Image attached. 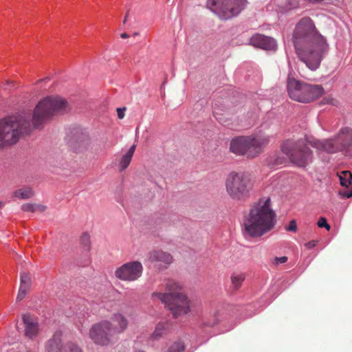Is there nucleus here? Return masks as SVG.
Listing matches in <instances>:
<instances>
[{
    "label": "nucleus",
    "mask_w": 352,
    "mask_h": 352,
    "mask_svg": "<svg viewBox=\"0 0 352 352\" xmlns=\"http://www.w3.org/2000/svg\"><path fill=\"white\" fill-rule=\"evenodd\" d=\"M32 285L31 276L28 273H23L21 275V285L16 296V300H23L30 289Z\"/></svg>",
    "instance_id": "17"
},
{
    "label": "nucleus",
    "mask_w": 352,
    "mask_h": 352,
    "mask_svg": "<svg viewBox=\"0 0 352 352\" xmlns=\"http://www.w3.org/2000/svg\"><path fill=\"white\" fill-rule=\"evenodd\" d=\"M310 144L318 150L327 153H336L348 149L352 145V129H343L334 139L325 140H314Z\"/></svg>",
    "instance_id": "9"
},
{
    "label": "nucleus",
    "mask_w": 352,
    "mask_h": 352,
    "mask_svg": "<svg viewBox=\"0 0 352 352\" xmlns=\"http://www.w3.org/2000/svg\"><path fill=\"white\" fill-rule=\"evenodd\" d=\"M245 278V274L243 272H234L231 274V287L234 290L239 289Z\"/></svg>",
    "instance_id": "20"
},
{
    "label": "nucleus",
    "mask_w": 352,
    "mask_h": 352,
    "mask_svg": "<svg viewBox=\"0 0 352 352\" xmlns=\"http://www.w3.org/2000/svg\"><path fill=\"white\" fill-rule=\"evenodd\" d=\"M285 161L286 160L285 158L277 157L276 159H274L273 160H272V163L273 166H278V165L283 164L285 162Z\"/></svg>",
    "instance_id": "31"
},
{
    "label": "nucleus",
    "mask_w": 352,
    "mask_h": 352,
    "mask_svg": "<svg viewBox=\"0 0 352 352\" xmlns=\"http://www.w3.org/2000/svg\"><path fill=\"white\" fill-rule=\"evenodd\" d=\"M4 206V202L0 201V209Z\"/></svg>",
    "instance_id": "37"
},
{
    "label": "nucleus",
    "mask_w": 352,
    "mask_h": 352,
    "mask_svg": "<svg viewBox=\"0 0 352 352\" xmlns=\"http://www.w3.org/2000/svg\"><path fill=\"white\" fill-rule=\"evenodd\" d=\"M166 293H153V299L159 300L166 305L175 317L187 314L189 311V302L183 293L182 285L174 280H169L166 284Z\"/></svg>",
    "instance_id": "4"
},
{
    "label": "nucleus",
    "mask_w": 352,
    "mask_h": 352,
    "mask_svg": "<svg viewBox=\"0 0 352 352\" xmlns=\"http://www.w3.org/2000/svg\"><path fill=\"white\" fill-rule=\"evenodd\" d=\"M184 348L182 342L177 341L170 344L164 352H182Z\"/></svg>",
    "instance_id": "25"
},
{
    "label": "nucleus",
    "mask_w": 352,
    "mask_h": 352,
    "mask_svg": "<svg viewBox=\"0 0 352 352\" xmlns=\"http://www.w3.org/2000/svg\"><path fill=\"white\" fill-rule=\"evenodd\" d=\"M124 110L125 109H118L117 113H118V117L119 119H122L124 116Z\"/></svg>",
    "instance_id": "34"
},
{
    "label": "nucleus",
    "mask_w": 352,
    "mask_h": 352,
    "mask_svg": "<svg viewBox=\"0 0 352 352\" xmlns=\"http://www.w3.org/2000/svg\"><path fill=\"white\" fill-rule=\"evenodd\" d=\"M120 36H121L122 38H127L129 37V34H126V33L121 34Z\"/></svg>",
    "instance_id": "36"
},
{
    "label": "nucleus",
    "mask_w": 352,
    "mask_h": 352,
    "mask_svg": "<svg viewBox=\"0 0 352 352\" xmlns=\"http://www.w3.org/2000/svg\"><path fill=\"white\" fill-rule=\"evenodd\" d=\"M61 333L58 331L54 334L53 338L46 345L47 352H61L63 347L61 343Z\"/></svg>",
    "instance_id": "18"
},
{
    "label": "nucleus",
    "mask_w": 352,
    "mask_h": 352,
    "mask_svg": "<svg viewBox=\"0 0 352 352\" xmlns=\"http://www.w3.org/2000/svg\"><path fill=\"white\" fill-rule=\"evenodd\" d=\"M67 100L59 96H47L36 106L32 122L25 116H12L0 120V148L15 144L33 128L41 126L55 113L64 111Z\"/></svg>",
    "instance_id": "1"
},
{
    "label": "nucleus",
    "mask_w": 352,
    "mask_h": 352,
    "mask_svg": "<svg viewBox=\"0 0 352 352\" xmlns=\"http://www.w3.org/2000/svg\"><path fill=\"white\" fill-rule=\"evenodd\" d=\"M340 184L346 188L351 184L352 173L349 171L345 170L340 173L339 175Z\"/></svg>",
    "instance_id": "22"
},
{
    "label": "nucleus",
    "mask_w": 352,
    "mask_h": 352,
    "mask_svg": "<svg viewBox=\"0 0 352 352\" xmlns=\"http://www.w3.org/2000/svg\"><path fill=\"white\" fill-rule=\"evenodd\" d=\"M287 231L296 232V223L294 220L289 222V226L286 228Z\"/></svg>",
    "instance_id": "32"
},
{
    "label": "nucleus",
    "mask_w": 352,
    "mask_h": 352,
    "mask_svg": "<svg viewBox=\"0 0 352 352\" xmlns=\"http://www.w3.org/2000/svg\"><path fill=\"white\" fill-rule=\"evenodd\" d=\"M316 245V242L315 241H309L307 243H305V247L308 249H311L314 247H315Z\"/></svg>",
    "instance_id": "35"
},
{
    "label": "nucleus",
    "mask_w": 352,
    "mask_h": 352,
    "mask_svg": "<svg viewBox=\"0 0 352 352\" xmlns=\"http://www.w3.org/2000/svg\"><path fill=\"white\" fill-rule=\"evenodd\" d=\"M268 142V137L240 136L231 140L230 149L236 155H247L249 157H254Z\"/></svg>",
    "instance_id": "7"
},
{
    "label": "nucleus",
    "mask_w": 352,
    "mask_h": 352,
    "mask_svg": "<svg viewBox=\"0 0 352 352\" xmlns=\"http://www.w3.org/2000/svg\"><path fill=\"white\" fill-rule=\"evenodd\" d=\"M250 43L265 50H276L277 47L276 42L274 38L258 34L251 37Z\"/></svg>",
    "instance_id": "14"
},
{
    "label": "nucleus",
    "mask_w": 352,
    "mask_h": 352,
    "mask_svg": "<svg viewBox=\"0 0 352 352\" xmlns=\"http://www.w3.org/2000/svg\"><path fill=\"white\" fill-rule=\"evenodd\" d=\"M110 322V328L113 335L123 333L128 327L127 318L120 313H114Z\"/></svg>",
    "instance_id": "16"
},
{
    "label": "nucleus",
    "mask_w": 352,
    "mask_h": 352,
    "mask_svg": "<svg viewBox=\"0 0 352 352\" xmlns=\"http://www.w3.org/2000/svg\"><path fill=\"white\" fill-rule=\"evenodd\" d=\"M41 208V206L36 204H26L22 206V210L25 212H34Z\"/></svg>",
    "instance_id": "27"
},
{
    "label": "nucleus",
    "mask_w": 352,
    "mask_h": 352,
    "mask_svg": "<svg viewBox=\"0 0 352 352\" xmlns=\"http://www.w3.org/2000/svg\"><path fill=\"white\" fill-rule=\"evenodd\" d=\"M253 184L250 175L244 172L231 171L225 179V188L228 196L234 200L248 198Z\"/></svg>",
    "instance_id": "6"
},
{
    "label": "nucleus",
    "mask_w": 352,
    "mask_h": 352,
    "mask_svg": "<svg viewBox=\"0 0 352 352\" xmlns=\"http://www.w3.org/2000/svg\"><path fill=\"white\" fill-rule=\"evenodd\" d=\"M292 39L300 60L311 70H316L327 54L329 45L311 18L303 17L296 23Z\"/></svg>",
    "instance_id": "2"
},
{
    "label": "nucleus",
    "mask_w": 352,
    "mask_h": 352,
    "mask_svg": "<svg viewBox=\"0 0 352 352\" xmlns=\"http://www.w3.org/2000/svg\"><path fill=\"white\" fill-rule=\"evenodd\" d=\"M288 258L287 256L276 257L273 261V263L276 265L279 264L285 263L287 261Z\"/></svg>",
    "instance_id": "30"
},
{
    "label": "nucleus",
    "mask_w": 352,
    "mask_h": 352,
    "mask_svg": "<svg viewBox=\"0 0 352 352\" xmlns=\"http://www.w3.org/2000/svg\"><path fill=\"white\" fill-rule=\"evenodd\" d=\"M319 228H325L327 230H329L331 226L327 223V219L324 217H320L317 223Z\"/></svg>",
    "instance_id": "29"
},
{
    "label": "nucleus",
    "mask_w": 352,
    "mask_h": 352,
    "mask_svg": "<svg viewBox=\"0 0 352 352\" xmlns=\"http://www.w3.org/2000/svg\"><path fill=\"white\" fill-rule=\"evenodd\" d=\"M276 214L271 207L269 197L261 199L252 206L244 219V230L246 234L258 237L270 231L276 223Z\"/></svg>",
    "instance_id": "3"
},
{
    "label": "nucleus",
    "mask_w": 352,
    "mask_h": 352,
    "mask_svg": "<svg viewBox=\"0 0 352 352\" xmlns=\"http://www.w3.org/2000/svg\"><path fill=\"white\" fill-rule=\"evenodd\" d=\"M34 195V192L31 188L25 187L15 191V197L21 199H29Z\"/></svg>",
    "instance_id": "23"
},
{
    "label": "nucleus",
    "mask_w": 352,
    "mask_h": 352,
    "mask_svg": "<svg viewBox=\"0 0 352 352\" xmlns=\"http://www.w3.org/2000/svg\"><path fill=\"white\" fill-rule=\"evenodd\" d=\"M246 0H208L207 8L220 19H229L244 8Z\"/></svg>",
    "instance_id": "10"
},
{
    "label": "nucleus",
    "mask_w": 352,
    "mask_h": 352,
    "mask_svg": "<svg viewBox=\"0 0 352 352\" xmlns=\"http://www.w3.org/2000/svg\"><path fill=\"white\" fill-rule=\"evenodd\" d=\"M89 336L95 344L102 346L108 345L113 336L110 328V321L105 320L92 325L89 329Z\"/></svg>",
    "instance_id": "11"
},
{
    "label": "nucleus",
    "mask_w": 352,
    "mask_h": 352,
    "mask_svg": "<svg viewBox=\"0 0 352 352\" xmlns=\"http://www.w3.org/2000/svg\"><path fill=\"white\" fill-rule=\"evenodd\" d=\"M143 271L141 263L132 261L123 264L115 271L116 278L126 281H134L138 279Z\"/></svg>",
    "instance_id": "12"
},
{
    "label": "nucleus",
    "mask_w": 352,
    "mask_h": 352,
    "mask_svg": "<svg viewBox=\"0 0 352 352\" xmlns=\"http://www.w3.org/2000/svg\"><path fill=\"white\" fill-rule=\"evenodd\" d=\"M340 195L344 197L349 198L352 197V190H343L340 192Z\"/></svg>",
    "instance_id": "33"
},
{
    "label": "nucleus",
    "mask_w": 352,
    "mask_h": 352,
    "mask_svg": "<svg viewBox=\"0 0 352 352\" xmlns=\"http://www.w3.org/2000/svg\"><path fill=\"white\" fill-rule=\"evenodd\" d=\"M135 352H144V351H140H140H135Z\"/></svg>",
    "instance_id": "38"
},
{
    "label": "nucleus",
    "mask_w": 352,
    "mask_h": 352,
    "mask_svg": "<svg viewBox=\"0 0 352 352\" xmlns=\"http://www.w3.org/2000/svg\"><path fill=\"white\" fill-rule=\"evenodd\" d=\"M80 243L85 250L89 251L90 250L91 245L89 234L87 232L83 233L80 236Z\"/></svg>",
    "instance_id": "26"
},
{
    "label": "nucleus",
    "mask_w": 352,
    "mask_h": 352,
    "mask_svg": "<svg viewBox=\"0 0 352 352\" xmlns=\"http://www.w3.org/2000/svg\"><path fill=\"white\" fill-rule=\"evenodd\" d=\"M24 324V334L30 338L34 339L39 332V324L37 319L30 314H24L22 316Z\"/></svg>",
    "instance_id": "15"
},
{
    "label": "nucleus",
    "mask_w": 352,
    "mask_h": 352,
    "mask_svg": "<svg viewBox=\"0 0 352 352\" xmlns=\"http://www.w3.org/2000/svg\"><path fill=\"white\" fill-rule=\"evenodd\" d=\"M61 352H83V350L78 344L69 342L63 346Z\"/></svg>",
    "instance_id": "24"
},
{
    "label": "nucleus",
    "mask_w": 352,
    "mask_h": 352,
    "mask_svg": "<svg viewBox=\"0 0 352 352\" xmlns=\"http://www.w3.org/2000/svg\"><path fill=\"white\" fill-rule=\"evenodd\" d=\"M219 321H220V318H219V312H216V313H214L212 319L207 321L205 323V325L208 326V327H212V326L217 324Z\"/></svg>",
    "instance_id": "28"
},
{
    "label": "nucleus",
    "mask_w": 352,
    "mask_h": 352,
    "mask_svg": "<svg viewBox=\"0 0 352 352\" xmlns=\"http://www.w3.org/2000/svg\"><path fill=\"white\" fill-rule=\"evenodd\" d=\"M281 151L292 163L300 167L306 166L312 159L311 152L303 140H287Z\"/></svg>",
    "instance_id": "8"
},
{
    "label": "nucleus",
    "mask_w": 352,
    "mask_h": 352,
    "mask_svg": "<svg viewBox=\"0 0 352 352\" xmlns=\"http://www.w3.org/2000/svg\"><path fill=\"white\" fill-rule=\"evenodd\" d=\"M287 89L292 100L302 103L311 102L324 94L321 85L298 80L290 76L287 78Z\"/></svg>",
    "instance_id": "5"
},
{
    "label": "nucleus",
    "mask_w": 352,
    "mask_h": 352,
    "mask_svg": "<svg viewBox=\"0 0 352 352\" xmlns=\"http://www.w3.org/2000/svg\"><path fill=\"white\" fill-rule=\"evenodd\" d=\"M167 331L166 324L164 322H159L155 329L151 338L153 340H159Z\"/></svg>",
    "instance_id": "21"
},
{
    "label": "nucleus",
    "mask_w": 352,
    "mask_h": 352,
    "mask_svg": "<svg viewBox=\"0 0 352 352\" xmlns=\"http://www.w3.org/2000/svg\"><path fill=\"white\" fill-rule=\"evenodd\" d=\"M136 145H132L130 148L122 155L118 162L119 170H124L130 164L135 151Z\"/></svg>",
    "instance_id": "19"
},
{
    "label": "nucleus",
    "mask_w": 352,
    "mask_h": 352,
    "mask_svg": "<svg viewBox=\"0 0 352 352\" xmlns=\"http://www.w3.org/2000/svg\"><path fill=\"white\" fill-rule=\"evenodd\" d=\"M148 261L158 268L166 267L173 262L172 256L162 250H153L148 254Z\"/></svg>",
    "instance_id": "13"
}]
</instances>
